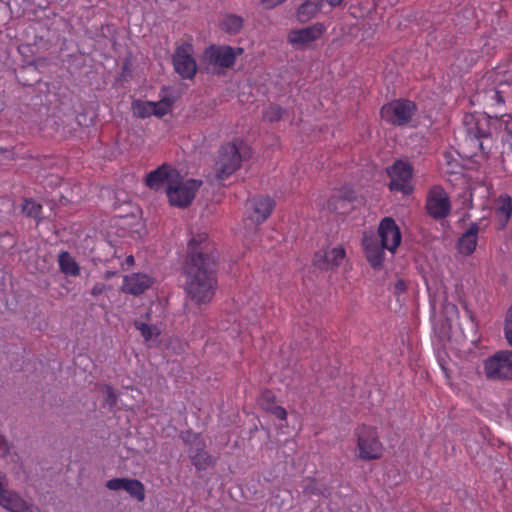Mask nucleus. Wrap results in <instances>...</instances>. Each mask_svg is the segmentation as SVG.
Instances as JSON below:
<instances>
[{
  "instance_id": "f257e3e1",
  "label": "nucleus",
  "mask_w": 512,
  "mask_h": 512,
  "mask_svg": "<svg viewBox=\"0 0 512 512\" xmlns=\"http://www.w3.org/2000/svg\"><path fill=\"white\" fill-rule=\"evenodd\" d=\"M218 253L207 233H198L188 242L183 263L185 291L196 304L208 303L217 286Z\"/></svg>"
},
{
  "instance_id": "f03ea898",
  "label": "nucleus",
  "mask_w": 512,
  "mask_h": 512,
  "mask_svg": "<svg viewBox=\"0 0 512 512\" xmlns=\"http://www.w3.org/2000/svg\"><path fill=\"white\" fill-rule=\"evenodd\" d=\"M250 157V149L244 145L238 147L235 142L223 144L215 163L216 178L225 180L241 167V162Z\"/></svg>"
},
{
  "instance_id": "7ed1b4c3",
  "label": "nucleus",
  "mask_w": 512,
  "mask_h": 512,
  "mask_svg": "<svg viewBox=\"0 0 512 512\" xmlns=\"http://www.w3.org/2000/svg\"><path fill=\"white\" fill-rule=\"evenodd\" d=\"M179 438L187 447L188 458L196 471H206L216 465V458L207 451V444L201 433L187 429L180 432Z\"/></svg>"
},
{
  "instance_id": "20e7f679",
  "label": "nucleus",
  "mask_w": 512,
  "mask_h": 512,
  "mask_svg": "<svg viewBox=\"0 0 512 512\" xmlns=\"http://www.w3.org/2000/svg\"><path fill=\"white\" fill-rule=\"evenodd\" d=\"M202 183L201 180L196 179H189L184 182L183 176L180 173L179 181H177L176 184H171L166 187V194L170 205L179 208H187L190 206Z\"/></svg>"
},
{
  "instance_id": "39448f33",
  "label": "nucleus",
  "mask_w": 512,
  "mask_h": 512,
  "mask_svg": "<svg viewBox=\"0 0 512 512\" xmlns=\"http://www.w3.org/2000/svg\"><path fill=\"white\" fill-rule=\"evenodd\" d=\"M416 104L408 99H398L382 106L380 110L381 118L394 126H404L408 124L415 111Z\"/></svg>"
},
{
  "instance_id": "423d86ee",
  "label": "nucleus",
  "mask_w": 512,
  "mask_h": 512,
  "mask_svg": "<svg viewBox=\"0 0 512 512\" xmlns=\"http://www.w3.org/2000/svg\"><path fill=\"white\" fill-rule=\"evenodd\" d=\"M359 457L362 460L370 461L382 457L383 445L379 440L375 427L362 425L358 430Z\"/></svg>"
},
{
  "instance_id": "0eeeda50",
  "label": "nucleus",
  "mask_w": 512,
  "mask_h": 512,
  "mask_svg": "<svg viewBox=\"0 0 512 512\" xmlns=\"http://www.w3.org/2000/svg\"><path fill=\"white\" fill-rule=\"evenodd\" d=\"M487 378L494 380L512 379V351H500L485 361Z\"/></svg>"
},
{
  "instance_id": "6e6552de",
  "label": "nucleus",
  "mask_w": 512,
  "mask_h": 512,
  "mask_svg": "<svg viewBox=\"0 0 512 512\" xmlns=\"http://www.w3.org/2000/svg\"><path fill=\"white\" fill-rule=\"evenodd\" d=\"M325 32L322 23H315L301 29H293L288 33L287 41L296 50H306L310 44L320 39Z\"/></svg>"
},
{
  "instance_id": "1a4fd4ad",
  "label": "nucleus",
  "mask_w": 512,
  "mask_h": 512,
  "mask_svg": "<svg viewBox=\"0 0 512 512\" xmlns=\"http://www.w3.org/2000/svg\"><path fill=\"white\" fill-rule=\"evenodd\" d=\"M191 50L192 45L190 43H184L176 48L172 56L175 72L183 79H193L197 72V64L190 54Z\"/></svg>"
},
{
  "instance_id": "9d476101",
  "label": "nucleus",
  "mask_w": 512,
  "mask_h": 512,
  "mask_svg": "<svg viewBox=\"0 0 512 512\" xmlns=\"http://www.w3.org/2000/svg\"><path fill=\"white\" fill-rule=\"evenodd\" d=\"M203 61L214 67L228 69L235 64V57L229 45H210L204 50Z\"/></svg>"
},
{
  "instance_id": "9b49d317",
  "label": "nucleus",
  "mask_w": 512,
  "mask_h": 512,
  "mask_svg": "<svg viewBox=\"0 0 512 512\" xmlns=\"http://www.w3.org/2000/svg\"><path fill=\"white\" fill-rule=\"evenodd\" d=\"M180 179V171L169 164H162L146 175L145 184L153 190H159L165 184H176Z\"/></svg>"
},
{
  "instance_id": "f8f14e48",
  "label": "nucleus",
  "mask_w": 512,
  "mask_h": 512,
  "mask_svg": "<svg viewBox=\"0 0 512 512\" xmlns=\"http://www.w3.org/2000/svg\"><path fill=\"white\" fill-rule=\"evenodd\" d=\"M362 246L365 257L374 270H380L383 267L384 250L387 249L379 242L378 237L372 232H364L362 237Z\"/></svg>"
},
{
  "instance_id": "ddd939ff",
  "label": "nucleus",
  "mask_w": 512,
  "mask_h": 512,
  "mask_svg": "<svg viewBox=\"0 0 512 512\" xmlns=\"http://www.w3.org/2000/svg\"><path fill=\"white\" fill-rule=\"evenodd\" d=\"M384 247L391 253H394L401 243V231L395 220L391 217H385L381 220L376 235Z\"/></svg>"
},
{
  "instance_id": "4468645a",
  "label": "nucleus",
  "mask_w": 512,
  "mask_h": 512,
  "mask_svg": "<svg viewBox=\"0 0 512 512\" xmlns=\"http://www.w3.org/2000/svg\"><path fill=\"white\" fill-rule=\"evenodd\" d=\"M346 252L343 247H334L332 249H321L315 252L313 257V265L321 270H329L337 268Z\"/></svg>"
},
{
  "instance_id": "2eb2a0df",
  "label": "nucleus",
  "mask_w": 512,
  "mask_h": 512,
  "mask_svg": "<svg viewBox=\"0 0 512 512\" xmlns=\"http://www.w3.org/2000/svg\"><path fill=\"white\" fill-rule=\"evenodd\" d=\"M106 487L113 491L124 490L139 502H143L146 497L145 486L138 479L113 478L106 482Z\"/></svg>"
},
{
  "instance_id": "dca6fc26",
  "label": "nucleus",
  "mask_w": 512,
  "mask_h": 512,
  "mask_svg": "<svg viewBox=\"0 0 512 512\" xmlns=\"http://www.w3.org/2000/svg\"><path fill=\"white\" fill-rule=\"evenodd\" d=\"M450 200L443 190L432 191L426 202L427 213L434 219H443L450 214Z\"/></svg>"
},
{
  "instance_id": "f3484780",
  "label": "nucleus",
  "mask_w": 512,
  "mask_h": 512,
  "mask_svg": "<svg viewBox=\"0 0 512 512\" xmlns=\"http://www.w3.org/2000/svg\"><path fill=\"white\" fill-rule=\"evenodd\" d=\"M463 308L466 311L467 318L461 324H459L461 335L460 339L456 340L463 346H475L480 340L478 324L476 322L474 313L468 308L466 302H463Z\"/></svg>"
},
{
  "instance_id": "a211bd4d",
  "label": "nucleus",
  "mask_w": 512,
  "mask_h": 512,
  "mask_svg": "<svg viewBox=\"0 0 512 512\" xmlns=\"http://www.w3.org/2000/svg\"><path fill=\"white\" fill-rule=\"evenodd\" d=\"M0 505L10 512H40L38 508L28 505L15 492L5 489L1 481Z\"/></svg>"
},
{
  "instance_id": "6ab92c4d",
  "label": "nucleus",
  "mask_w": 512,
  "mask_h": 512,
  "mask_svg": "<svg viewBox=\"0 0 512 512\" xmlns=\"http://www.w3.org/2000/svg\"><path fill=\"white\" fill-rule=\"evenodd\" d=\"M152 284L153 281L148 275L136 273L132 274L131 276L124 277L122 291L134 296H138L150 288Z\"/></svg>"
},
{
  "instance_id": "aec40b11",
  "label": "nucleus",
  "mask_w": 512,
  "mask_h": 512,
  "mask_svg": "<svg viewBox=\"0 0 512 512\" xmlns=\"http://www.w3.org/2000/svg\"><path fill=\"white\" fill-rule=\"evenodd\" d=\"M479 230V224L474 222L458 239L457 248L461 254L469 256L475 251Z\"/></svg>"
},
{
  "instance_id": "412c9836",
  "label": "nucleus",
  "mask_w": 512,
  "mask_h": 512,
  "mask_svg": "<svg viewBox=\"0 0 512 512\" xmlns=\"http://www.w3.org/2000/svg\"><path fill=\"white\" fill-rule=\"evenodd\" d=\"M323 0H305L297 9L296 16L304 24L313 19L320 11Z\"/></svg>"
},
{
  "instance_id": "4be33fe9",
  "label": "nucleus",
  "mask_w": 512,
  "mask_h": 512,
  "mask_svg": "<svg viewBox=\"0 0 512 512\" xmlns=\"http://www.w3.org/2000/svg\"><path fill=\"white\" fill-rule=\"evenodd\" d=\"M390 177L398 178L402 182H410L413 177V167L410 163L397 160L387 169Z\"/></svg>"
},
{
  "instance_id": "5701e85b",
  "label": "nucleus",
  "mask_w": 512,
  "mask_h": 512,
  "mask_svg": "<svg viewBox=\"0 0 512 512\" xmlns=\"http://www.w3.org/2000/svg\"><path fill=\"white\" fill-rule=\"evenodd\" d=\"M274 201L269 197H259L253 199V209L257 214L256 221L264 222L272 213Z\"/></svg>"
},
{
  "instance_id": "b1692460",
  "label": "nucleus",
  "mask_w": 512,
  "mask_h": 512,
  "mask_svg": "<svg viewBox=\"0 0 512 512\" xmlns=\"http://www.w3.org/2000/svg\"><path fill=\"white\" fill-rule=\"evenodd\" d=\"M356 200V193L352 189H344L339 194L333 196L329 200V207L333 208L334 211L339 213H345V203H352Z\"/></svg>"
},
{
  "instance_id": "393cba45",
  "label": "nucleus",
  "mask_w": 512,
  "mask_h": 512,
  "mask_svg": "<svg viewBox=\"0 0 512 512\" xmlns=\"http://www.w3.org/2000/svg\"><path fill=\"white\" fill-rule=\"evenodd\" d=\"M243 23L244 20L241 16L236 14H227L221 21L220 28L229 35H236L242 30Z\"/></svg>"
},
{
  "instance_id": "a878e982",
  "label": "nucleus",
  "mask_w": 512,
  "mask_h": 512,
  "mask_svg": "<svg viewBox=\"0 0 512 512\" xmlns=\"http://www.w3.org/2000/svg\"><path fill=\"white\" fill-rule=\"evenodd\" d=\"M132 109L134 115L138 118H147L153 115V107L149 101L134 100L132 102Z\"/></svg>"
},
{
  "instance_id": "bb28decb",
  "label": "nucleus",
  "mask_w": 512,
  "mask_h": 512,
  "mask_svg": "<svg viewBox=\"0 0 512 512\" xmlns=\"http://www.w3.org/2000/svg\"><path fill=\"white\" fill-rule=\"evenodd\" d=\"M501 204L497 208L496 212L497 214L503 216V221L501 223V228H504L506 224L508 223L511 214H512V199L510 196L501 197L500 198Z\"/></svg>"
},
{
  "instance_id": "cd10ccee",
  "label": "nucleus",
  "mask_w": 512,
  "mask_h": 512,
  "mask_svg": "<svg viewBox=\"0 0 512 512\" xmlns=\"http://www.w3.org/2000/svg\"><path fill=\"white\" fill-rule=\"evenodd\" d=\"M302 492L306 496L323 495V489L314 478L307 477L301 483Z\"/></svg>"
},
{
  "instance_id": "c85d7f7f",
  "label": "nucleus",
  "mask_w": 512,
  "mask_h": 512,
  "mask_svg": "<svg viewBox=\"0 0 512 512\" xmlns=\"http://www.w3.org/2000/svg\"><path fill=\"white\" fill-rule=\"evenodd\" d=\"M134 326L137 330L140 331L141 336L145 341L151 340L154 336L160 335V330L154 325H148L146 323L135 321Z\"/></svg>"
},
{
  "instance_id": "c756f323",
  "label": "nucleus",
  "mask_w": 512,
  "mask_h": 512,
  "mask_svg": "<svg viewBox=\"0 0 512 512\" xmlns=\"http://www.w3.org/2000/svg\"><path fill=\"white\" fill-rule=\"evenodd\" d=\"M22 211L26 216L37 219L41 214L42 206L35 200L26 199L23 203Z\"/></svg>"
},
{
  "instance_id": "7c9ffc66",
  "label": "nucleus",
  "mask_w": 512,
  "mask_h": 512,
  "mask_svg": "<svg viewBox=\"0 0 512 512\" xmlns=\"http://www.w3.org/2000/svg\"><path fill=\"white\" fill-rule=\"evenodd\" d=\"M389 189L391 191H401L404 195H409L413 192V186L410 182H402L400 179L394 177H391Z\"/></svg>"
},
{
  "instance_id": "2f4dec72",
  "label": "nucleus",
  "mask_w": 512,
  "mask_h": 512,
  "mask_svg": "<svg viewBox=\"0 0 512 512\" xmlns=\"http://www.w3.org/2000/svg\"><path fill=\"white\" fill-rule=\"evenodd\" d=\"M434 331H435V334H437L441 340L446 339V338L450 339L451 323H450L449 318H445V319L441 320L440 326L436 325L434 327Z\"/></svg>"
},
{
  "instance_id": "473e14b6",
  "label": "nucleus",
  "mask_w": 512,
  "mask_h": 512,
  "mask_svg": "<svg viewBox=\"0 0 512 512\" xmlns=\"http://www.w3.org/2000/svg\"><path fill=\"white\" fill-rule=\"evenodd\" d=\"M275 399V394L271 390L265 389L262 391L258 401L261 408L267 410L270 406L275 404Z\"/></svg>"
},
{
  "instance_id": "72a5a7b5",
  "label": "nucleus",
  "mask_w": 512,
  "mask_h": 512,
  "mask_svg": "<svg viewBox=\"0 0 512 512\" xmlns=\"http://www.w3.org/2000/svg\"><path fill=\"white\" fill-rule=\"evenodd\" d=\"M81 268L76 260L66 251V276H78Z\"/></svg>"
},
{
  "instance_id": "f704fd0d",
  "label": "nucleus",
  "mask_w": 512,
  "mask_h": 512,
  "mask_svg": "<svg viewBox=\"0 0 512 512\" xmlns=\"http://www.w3.org/2000/svg\"><path fill=\"white\" fill-rule=\"evenodd\" d=\"M104 391H105V403L110 407V408H113L116 406L117 404V401H118V395L115 391V389L111 386V385H108L106 384L104 386Z\"/></svg>"
},
{
  "instance_id": "c9c22d12",
  "label": "nucleus",
  "mask_w": 512,
  "mask_h": 512,
  "mask_svg": "<svg viewBox=\"0 0 512 512\" xmlns=\"http://www.w3.org/2000/svg\"><path fill=\"white\" fill-rule=\"evenodd\" d=\"M283 110L278 105H271L266 115L270 122L279 121L282 118Z\"/></svg>"
},
{
  "instance_id": "e433bc0d",
  "label": "nucleus",
  "mask_w": 512,
  "mask_h": 512,
  "mask_svg": "<svg viewBox=\"0 0 512 512\" xmlns=\"http://www.w3.org/2000/svg\"><path fill=\"white\" fill-rule=\"evenodd\" d=\"M485 93H486V96L488 99L495 100V102L497 104L505 103L504 97H503L501 91H499L498 89L492 88V89L487 90Z\"/></svg>"
},
{
  "instance_id": "4c0bfd02",
  "label": "nucleus",
  "mask_w": 512,
  "mask_h": 512,
  "mask_svg": "<svg viewBox=\"0 0 512 512\" xmlns=\"http://www.w3.org/2000/svg\"><path fill=\"white\" fill-rule=\"evenodd\" d=\"M266 411L273 414L276 418L280 420H285L287 417L286 410L282 406L276 404L270 406Z\"/></svg>"
},
{
  "instance_id": "58836bf2",
  "label": "nucleus",
  "mask_w": 512,
  "mask_h": 512,
  "mask_svg": "<svg viewBox=\"0 0 512 512\" xmlns=\"http://www.w3.org/2000/svg\"><path fill=\"white\" fill-rule=\"evenodd\" d=\"M153 107V115L157 117H163L169 111V109L164 105V103L160 100L159 102H151Z\"/></svg>"
},
{
  "instance_id": "ea45409f",
  "label": "nucleus",
  "mask_w": 512,
  "mask_h": 512,
  "mask_svg": "<svg viewBox=\"0 0 512 512\" xmlns=\"http://www.w3.org/2000/svg\"><path fill=\"white\" fill-rule=\"evenodd\" d=\"M407 289H408L407 282L402 278H398L397 281L393 285V293L397 296L406 293Z\"/></svg>"
},
{
  "instance_id": "a19ab883",
  "label": "nucleus",
  "mask_w": 512,
  "mask_h": 512,
  "mask_svg": "<svg viewBox=\"0 0 512 512\" xmlns=\"http://www.w3.org/2000/svg\"><path fill=\"white\" fill-rule=\"evenodd\" d=\"M506 143H508V149L509 151L505 152V151H502L501 152V158H502V162L505 161V155H507L508 157L512 154V131L510 130H507V137L506 139L504 140Z\"/></svg>"
},
{
  "instance_id": "79ce46f5",
  "label": "nucleus",
  "mask_w": 512,
  "mask_h": 512,
  "mask_svg": "<svg viewBox=\"0 0 512 512\" xmlns=\"http://www.w3.org/2000/svg\"><path fill=\"white\" fill-rule=\"evenodd\" d=\"M106 288H107V287H106V285L101 284V283H97V284H95V285H94V287L92 288V290H91V294H92L93 296H98V295L102 294V293H103V291H104Z\"/></svg>"
},
{
  "instance_id": "37998d69",
  "label": "nucleus",
  "mask_w": 512,
  "mask_h": 512,
  "mask_svg": "<svg viewBox=\"0 0 512 512\" xmlns=\"http://www.w3.org/2000/svg\"><path fill=\"white\" fill-rule=\"evenodd\" d=\"M161 101L164 103V105L170 109L171 106L174 104V102L176 101V97L174 95H166L164 96Z\"/></svg>"
},
{
  "instance_id": "c03bdc74",
  "label": "nucleus",
  "mask_w": 512,
  "mask_h": 512,
  "mask_svg": "<svg viewBox=\"0 0 512 512\" xmlns=\"http://www.w3.org/2000/svg\"><path fill=\"white\" fill-rule=\"evenodd\" d=\"M262 3L267 4L266 8H273L282 4L285 0H261Z\"/></svg>"
},
{
  "instance_id": "a18cd8bd",
  "label": "nucleus",
  "mask_w": 512,
  "mask_h": 512,
  "mask_svg": "<svg viewBox=\"0 0 512 512\" xmlns=\"http://www.w3.org/2000/svg\"><path fill=\"white\" fill-rule=\"evenodd\" d=\"M57 260H58L59 269L62 272H64V250L59 251Z\"/></svg>"
},
{
  "instance_id": "49530a36",
  "label": "nucleus",
  "mask_w": 512,
  "mask_h": 512,
  "mask_svg": "<svg viewBox=\"0 0 512 512\" xmlns=\"http://www.w3.org/2000/svg\"><path fill=\"white\" fill-rule=\"evenodd\" d=\"M489 136H490L489 132H486V131L480 129L479 127H477V132H476V137L477 138H486V137H489Z\"/></svg>"
},
{
  "instance_id": "de8ad7c7",
  "label": "nucleus",
  "mask_w": 512,
  "mask_h": 512,
  "mask_svg": "<svg viewBox=\"0 0 512 512\" xmlns=\"http://www.w3.org/2000/svg\"><path fill=\"white\" fill-rule=\"evenodd\" d=\"M504 332L508 344L512 347V329H504Z\"/></svg>"
},
{
  "instance_id": "09e8293b",
  "label": "nucleus",
  "mask_w": 512,
  "mask_h": 512,
  "mask_svg": "<svg viewBox=\"0 0 512 512\" xmlns=\"http://www.w3.org/2000/svg\"><path fill=\"white\" fill-rule=\"evenodd\" d=\"M445 310L447 313H449V312L458 313V308L455 304H447L445 306Z\"/></svg>"
},
{
  "instance_id": "8fccbe9b",
  "label": "nucleus",
  "mask_w": 512,
  "mask_h": 512,
  "mask_svg": "<svg viewBox=\"0 0 512 512\" xmlns=\"http://www.w3.org/2000/svg\"><path fill=\"white\" fill-rule=\"evenodd\" d=\"M232 50H233L235 59L237 58V56L241 55L244 52V49L241 47H232Z\"/></svg>"
},
{
  "instance_id": "3c124183",
  "label": "nucleus",
  "mask_w": 512,
  "mask_h": 512,
  "mask_svg": "<svg viewBox=\"0 0 512 512\" xmlns=\"http://www.w3.org/2000/svg\"><path fill=\"white\" fill-rule=\"evenodd\" d=\"M131 71H130V68H129V62L126 61L124 64H123V67H122V75L125 76L126 74H129Z\"/></svg>"
},
{
  "instance_id": "603ef678",
  "label": "nucleus",
  "mask_w": 512,
  "mask_h": 512,
  "mask_svg": "<svg viewBox=\"0 0 512 512\" xmlns=\"http://www.w3.org/2000/svg\"><path fill=\"white\" fill-rule=\"evenodd\" d=\"M343 0H327V3L332 7H337L342 4Z\"/></svg>"
},
{
  "instance_id": "864d4df0",
  "label": "nucleus",
  "mask_w": 512,
  "mask_h": 512,
  "mask_svg": "<svg viewBox=\"0 0 512 512\" xmlns=\"http://www.w3.org/2000/svg\"><path fill=\"white\" fill-rule=\"evenodd\" d=\"M116 274H117V272H116V271H110V270H108V271H106V272H105V274H104V279H105V280H109V279H111L113 276H115Z\"/></svg>"
},
{
  "instance_id": "5fc2aeb1",
  "label": "nucleus",
  "mask_w": 512,
  "mask_h": 512,
  "mask_svg": "<svg viewBox=\"0 0 512 512\" xmlns=\"http://www.w3.org/2000/svg\"><path fill=\"white\" fill-rule=\"evenodd\" d=\"M440 365H441V368H442V370H443V372H444L445 376H446L447 378H450V374H449V373H450V371H449V369L445 366V363H444L442 360L440 361Z\"/></svg>"
},
{
  "instance_id": "6e6d98bb",
  "label": "nucleus",
  "mask_w": 512,
  "mask_h": 512,
  "mask_svg": "<svg viewBox=\"0 0 512 512\" xmlns=\"http://www.w3.org/2000/svg\"><path fill=\"white\" fill-rule=\"evenodd\" d=\"M126 264L131 266L134 264V257L132 255H129L126 260H125Z\"/></svg>"
},
{
  "instance_id": "4d7b16f0",
  "label": "nucleus",
  "mask_w": 512,
  "mask_h": 512,
  "mask_svg": "<svg viewBox=\"0 0 512 512\" xmlns=\"http://www.w3.org/2000/svg\"><path fill=\"white\" fill-rule=\"evenodd\" d=\"M504 329H512V323H505Z\"/></svg>"
},
{
  "instance_id": "13d9d810",
  "label": "nucleus",
  "mask_w": 512,
  "mask_h": 512,
  "mask_svg": "<svg viewBox=\"0 0 512 512\" xmlns=\"http://www.w3.org/2000/svg\"><path fill=\"white\" fill-rule=\"evenodd\" d=\"M501 115L495 114V115H488L489 118H496L498 119Z\"/></svg>"
},
{
  "instance_id": "bf43d9fd",
  "label": "nucleus",
  "mask_w": 512,
  "mask_h": 512,
  "mask_svg": "<svg viewBox=\"0 0 512 512\" xmlns=\"http://www.w3.org/2000/svg\"><path fill=\"white\" fill-rule=\"evenodd\" d=\"M469 216H470V215H469L468 213H466V214L463 216L462 221H465L466 219H468V218H469Z\"/></svg>"
},
{
  "instance_id": "052dcab7",
  "label": "nucleus",
  "mask_w": 512,
  "mask_h": 512,
  "mask_svg": "<svg viewBox=\"0 0 512 512\" xmlns=\"http://www.w3.org/2000/svg\"><path fill=\"white\" fill-rule=\"evenodd\" d=\"M7 451H8V447H7V445L5 444V447H4V451H3V453L5 454Z\"/></svg>"
},
{
  "instance_id": "680f3d73",
  "label": "nucleus",
  "mask_w": 512,
  "mask_h": 512,
  "mask_svg": "<svg viewBox=\"0 0 512 512\" xmlns=\"http://www.w3.org/2000/svg\"><path fill=\"white\" fill-rule=\"evenodd\" d=\"M430 28H432L433 31H436V28L433 26V24H431ZM427 29H429V27Z\"/></svg>"
},
{
  "instance_id": "e2e57ef3",
  "label": "nucleus",
  "mask_w": 512,
  "mask_h": 512,
  "mask_svg": "<svg viewBox=\"0 0 512 512\" xmlns=\"http://www.w3.org/2000/svg\"><path fill=\"white\" fill-rule=\"evenodd\" d=\"M510 156L512 157V154Z\"/></svg>"
}]
</instances>
